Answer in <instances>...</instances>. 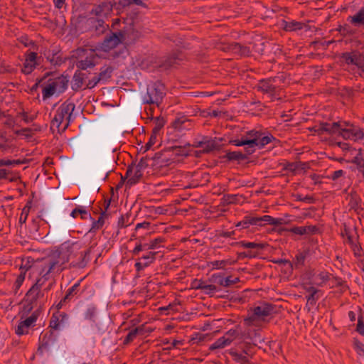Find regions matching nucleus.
<instances>
[{
  "label": "nucleus",
  "instance_id": "nucleus-27",
  "mask_svg": "<svg viewBox=\"0 0 364 364\" xmlns=\"http://www.w3.org/2000/svg\"><path fill=\"white\" fill-rule=\"evenodd\" d=\"M97 308L94 305H90L87 307L85 313L84 318L86 320L90 321L92 323H95L97 318Z\"/></svg>",
  "mask_w": 364,
  "mask_h": 364
},
{
  "label": "nucleus",
  "instance_id": "nucleus-53",
  "mask_svg": "<svg viewBox=\"0 0 364 364\" xmlns=\"http://www.w3.org/2000/svg\"><path fill=\"white\" fill-rule=\"evenodd\" d=\"M164 122L163 120L157 119L155 127L153 128L152 132L159 135V132L164 127Z\"/></svg>",
  "mask_w": 364,
  "mask_h": 364
},
{
  "label": "nucleus",
  "instance_id": "nucleus-56",
  "mask_svg": "<svg viewBox=\"0 0 364 364\" xmlns=\"http://www.w3.org/2000/svg\"><path fill=\"white\" fill-rule=\"evenodd\" d=\"M344 234L346 236V240L349 245H351L356 242V240L353 236L350 234V232L347 230L345 229Z\"/></svg>",
  "mask_w": 364,
  "mask_h": 364
},
{
  "label": "nucleus",
  "instance_id": "nucleus-8",
  "mask_svg": "<svg viewBox=\"0 0 364 364\" xmlns=\"http://www.w3.org/2000/svg\"><path fill=\"white\" fill-rule=\"evenodd\" d=\"M258 137H259V132L253 129L247 132L241 136V139L231 141V143L235 146L247 145V152L250 154L255 151V147L257 146Z\"/></svg>",
  "mask_w": 364,
  "mask_h": 364
},
{
  "label": "nucleus",
  "instance_id": "nucleus-19",
  "mask_svg": "<svg viewBox=\"0 0 364 364\" xmlns=\"http://www.w3.org/2000/svg\"><path fill=\"white\" fill-rule=\"evenodd\" d=\"M223 50L231 51L239 55H248L250 53V50L248 47L243 46L235 42L230 43L225 48H224Z\"/></svg>",
  "mask_w": 364,
  "mask_h": 364
},
{
  "label": "nucleus",
  "instance_id": "nucleus-32",
  "mask_svg": "<svg viewBox=\"0 0 364 364\" xmlns=\"http://www.w3.org/2000/svg\"><path fill=\"white\" fill-rule=\"evenodd\" d=\"M18 117L23 119L26 123H30L33 122L37 117V112H28L25 111H22L18 113Z\"/></svg>",
  "mask_w": 364,
  "mask_h": 364
},
{
  "label": "nucleus",
  "instance_id": "nucleus-55",
  "mask_svg": "<svg viewBox=\"0 0 364 364\" xmlns=\"http://www.w3.org/2000/svg\"><path fill=\"white\" fill-rule=\"evenodd\" d=\"M249 219V223L250 225H261V217H252L247 216Z\"/></svg>",
  "mask_w": 364,
  "mask_h": 364
},
{
  "label": "nucleus",
  "instance_id": "nucleus-28",
  "mask_svg": "<svg viewBox=\"0 0 364 364\" xmlns=\"http://www.w3.org/2000/svg\"><path fill=\"white\" fill-rule=\"evenodd\" d=\"M197 146L201 148V152L209 153L216 149L217 144L214 141L209 140L199 142Z\"/></svg>",
  "mask_w": 364,
  "mask_h": 364
},
{
  "label": "nucleus",
  "instance_id": "nucleus-59",
  "mask_svg": "<svg viewBox=\"0 0 364 364\" xmlns=\"http://www.w3.org/2000/svg\"><path fill=\"white\" fill-rule=\"evenodd\" d=\"M236 196H225L223 197L224 203L226 204H230L235 203Z\"/></svg>",
  "mask_w": 364,
  "mask_h": 364
},
{
  "label": "nucleus",
  "instance_id": "nucleus-5",
  "mask_svg": "<svg viewBox=\"0 0 364 364\" xmlns=\"http://www.w3.org/2000/svg\"><path fill=\"white\" fill-rule=\"evenodd\" d=\"M164 95L165 87L164 84L158 81L148 85L142 100L145 104H155L159 106Z\"/></svg>",
  "mask_w": 364,
  "mask_h": 364
},
{
  "label": "nucleus",
  "instance_id": "nucleus-14",
  "mask_svg": "<svg viewBox=\"0 0 364 364\" xmlns=\"http://www.w3.org/2000/svg\"><path fill=\"white\" fill-rule=\"evenodd\" d=\"M119 43H122L119 33H112L105 38L101 44V48L104 51H109Z\"/></svg>",
  "mask_w": 364,
  "mask_h": 364
},
{
  "label": "nucleus",
  "instance_id": "nucleus-12",
  "mask_svg": "<svg viewBox=\"0 0 364 364\" xmlns=\"http://www.w3.org/2000/svg\"><path fill=\"white\" fill-rule=\"evenodd\" d=\"M122 43L131 44L140 37V33L133 26L129 25L119 31Z\"/></svg>",
  "mask_w": 364,
  "mask_h": 364
},
{
  "label": "nucleus",
  "instance_id": "nucleus-38",
  "mask_svg": "<svg viewBox=\"0 0 364 364\" xmlns=\"http://www.w3.org/2000/svg\"><path fill=\"white\" fill-rule=\"evenodd\" d=\"M286 31H296L302 28V23L297 21L287 22L284 26Z\"/></svg>",
  "mask_w": 364,
  "mask_h": 364
},
{
  "label": "nucleus",
  "instance_id": "nucleus-41",
  "mask_svg": "<svg viewBox=\"0 0 364 364\" xmlns=\"http://www.w3.org/2000/svg\"><path fill=\"white\" fill-rule=\"evenodd\" d=\"M304 164L301 162L298 163H288L285 165L284 169L289 171H291L292 173H296L297 171H299V168L300 166H304Z\"/></svg>",
  "mask_w": 364,
  "mask_h": 364
},
{
  "label": "nucleus",
  "instance_id": "nucleus-42",
  "mask_svg": "<svg viewBox=\"0 0 364 364\" xmlns=\"http://www.w3.org/2000/svg\"><path fill=\"white\" fill-rule=\"evenodd\" d=\"M112 73V69L109 67H107L101 70V72L98 75V77H100V80H107L111 77Z\"/></svg>",
  "mask_w": 364,
  "mask_h": 364
},
{
  "label": "nucleus",
  "instance_id": "nucleus-31",
  "mask_svg": "<svg viewBox=\"0 0 364 364\" xmlns=\"http://www.w3.org/2000/svg\"><path fill=\"white\" fill-rule=\"evenodd\" d=\"M329 279L328 273L321 272L315 274L313 277V284L317 286H322Z\"/></svg>",
  "mask_w": 364,
  "mask_h": 364
},
{
  "label": "nucleus",
  "instance_id": "nucleus-30",
  "mask_svg": "<svg viewBox=\"0 0 364 364\" xmlns=\"http://www.w3.org/2000/svg\"><path fill=\"white\" fill-rule=\"evenodd\" d=\"M352 163L356 165L359 171L364 169V156L360 149L357 151L355 156L352 160Z\"/></svg>",
  "mask_w": 364,
  "mask_h": 364
},
{
  "label": "nucleus",
  "instance_id": "nucleus-64",
  "mask_svg": "<svg viewBox=\"0 0 364 364\" xmlns=\"http://www.w3.org/2000/svg\"><path fill=\"white\" fill-rule=\"evenodd\" d=\"M344 174V171L343 170H338V171H336L333 173L332 176H331V178L333 180H336L338 179L339 177L342 176Z\"/></svg>",
  "mask_w": 364,
  "mask_h": 364
},
{
  "label": "nucleus",
  "instance_id": "nucleus-29",
  "mask_svg": "<svg viewBox=\"0 0 364 364\" xmlns=\"http://www.w3.org/2000/svg\"><path fill=\"white\" fill-rule=\"evenodd\" d=\"M234 360L239 363L240 364H248V354L246 352L242 353H237L236 351H231L230 353Z\"/></svg>",
  "mask_w": 364,
  "mask_h": 364
},
{
  "label": "nucleus",
  "instance_id": "nucleus-40",
  "mask_svg": "<svg viewBox=\"0 0 364 364\" xmlns=\"http://www.w3.org/2000/svg\"><path fill=\"white\" fill-rule=\"evenodd\" d=\"M107 217V215L104 212L101 214L97 221L92 223V229L99 230L101 228L105 223V218Z\"/></svg>",
  "mask_w": 364,
  "mask_h": 364
},
{
  "label": "nucleus",
  "instance_id": "nucleus-11",
  "mask_svg": "<svg viewBox=\"0 0 364 364\" xmlns=\"http://www.w3.org/2000/svg\"><path fill=\"white\" fill-rule=\"evenodd\" d=\"M163 242L164 239L162 237L155 238L151 240L149 243H142L139 240L136 242L135 247L132 250V254L133 256H138L140 252L154 250L159 243Z\"/></svg>",
  "mask_w": 364,
  "mask_h": 364
},
{
  "label": "nucleus",
  "instance_id": "nucleus-61",
  "mask_svg": "<svg viewBox=\"0 0 364 364\" xmlns=\"http://www.w3.org/2000/svg\"><path fill=\"white\" fill-rule=\"evenodd\" d=\"M78 287H79V284H75L71 288H70L66 293L65 299L69 298L75 291V290L78 288Z\"/></svg>",
  "mask_w": 364,
  "mask_h": 364
},
{
  "label": "nucleus",
  "instance_id": "nucleus-4",
  "mask_svg": "<svg viewBox=\"0 0 364 364\" xmlns=\"http://www.w3.org/2000/svg\"><path fill=\"white\" fill-rule=\"evenodd\" d=\"M68 79L63 75L48 79L43 87V99H48L64 92L68 88Z\"/></svg>",
  "mask_w": 364,
  "mask_h": 364
},
{
  "label": "nucleus",
  "instance_id": "nucleus-2",
  "mask_svg": "<svg viewBox=\"0 0 364 364\" xmlns=\"http://www.w3.org/2000/svg\"><path fill=\"white\" fill-rule=\"evenodd\" d=\"M318 134H337L344 139H350L364 143V131L350 122L341 121L333 123H321L316 128Z\"/></svg>",
  "mask_w": 364,
  "mask_h": 364
},
{
  "label": "nucleus",
  "instance_id": "nucleus-58",
  "mask_svg": "<svg viewBox=\"0 0 364 364\" xmlns=\"http://www.w3.org/2000/svg\"><path fill=\"white\" fill-rule=\"evenodd\" d=\"M135 166H137V168L141 170L142 172L147 167V164L146 160L141 159L138 164H133Z\"/></svg>",
  "mask_w": 364,
  "mask_h": 364
},
{
  "label": "nucleus",
  "instance_id": "nucleus-34",
  "mask_svg": "<svg viewBox=\"0 0 364 364\" xmlns=\"http://www.w3.org/2000/svg\"><path fill=\"white\" fill-rule=\"evenodd\" d=\"M228 341H229L227 339H225V338L223 336L220 337V338H218L217 341H215L213 344H211L210 346L209 349L210 350H214L215 349L223 348L229 346Z\"/></svg>",
  "mask_w": 364,
  "mask_h": 364
},
{
  "label": "nucleus",
  "instance_id": "nucleus-6",
  "mask_svg": "<svg viewBox=\"0 0 364 364\" xmlns=\"http://www.w3.org/2000/svg\"><path fill=\"white\" fill-rule=\"evenodd\" d=\"M75 55L79 58L76 63L79 69L86 70L94 67L96 64L97 58L93 50L79 48L76 50Z\"/></svg>",
  "mask_w": 364,
  "mask_h": 364
},
{
  "label": "nucleus",
  "instance_id": "nucleus-26",
  "mask_svg": "<svg viewBox=\"0 0 364 364\" xmlns=\"http://www.w3.org/2000/svg\"><path fill=\"white\" fill-rule=\"evenodd\" d=\"M235 263L234 260L223 259V260H215L211 261L208 263V267L211 269H224L226 266L232 265Z\"/></svg>",
  "mask_w": 364,
  "mask_h": 364
},
{
  "label": "nucleus",
  "instance_id": "nucleus-43",
  "mask_svg": "<svg viewBox=\"0 0 364 364\" xmlns=\"http://www.w3.org/2000/svg\"><path fill=\"white\" fill-rule=\"evenodd\" d=\"M242 247L244 248H248V249H262L264 247L263 244L260 243H255V242H242L241 243Z\"/></svg>",
  "mask_w": 364,
  "mask_h": 364
},
{
  "label": "nucleus",
  "instance_id": "nucleus-63",
  "mask_svg": "<svg viewBox=\"0 0 364 364\" xmlns=\"http://www.w3.org/2000/svg\"><path fill=\"white\" fill-rule=\"evenodd\" d=\"M78 213H84V214L88 215L87 212L85 210H83L81 208H75L72 211V213H70V215L73 218H76Z\"/></svg>",
  "mask_w": 364,
  "mask_h": 364
},
{
  "label": "nucleus",
  "instance_id": "nucleus-33",
  "mask_svg": "<svg viewBox=\"0 0 364 364\" xmlns=\"http://www.w3.org/2000/svg\"><path fill=\"white\" fill-rule=\"evenodd\" d=\"M350 22L355 26H364V8H362L357 14L350 17Z\"/></svg>",
  "mask_w": 364,
  "mask_h": 364
},
{
  "label": "nucleus",
  "instance_id": "nucleus-10",
  "mask_svg": "<svg viewBox=\"0 0 364 364\" xmlns=\"http://www.w3.org/2000/svg\"><path fill=\"white\" fill-rule=\"evenodd\" d=\"M156 252L152 251H149L141 257L139 255L134 264L136 272H139L153 264L156 259Z\"/></svg>",
  "mask_w": 364,
  "mask_h": 364
},
{
  "label": "nucleus",
  "instance_id": "nucleus-37",
  "mask_svg": "<svg viewBox=\"0 0 364 364\" xmlns=\"http://www.w3.org/2000/svg\"><path fill=\"white\" fill-rule=\"evenodd\" d=\"M225 157L229 161H240L245 159V156L240 151H228L226 153Z\"/></svg>",
  "mask_w": 364,
  "mask_h": 364
},
{
  "label": "nucleus",
  "instance_id": "nucleus-36",
  "mask_svg": "<svg viewBox=\"0 0 364 364\" xmlns=\"http://www.w3.org/2000/svg\"><path fill=\"white\" fill-rule=\"evenodd\" d=\"M240 332L237 329H230L229 330L224 336L223 337L225 339L228 340V344L230 345V343L240 337Z\"/></svg>",
  "mask_w": 364,
  "mask_h": 364
},
{
  "label": "nucleus",
  "instance_id": "nucleus-22",
  "mask_svg": "<svg viewBox=\"0 0 364 364\" xmlns=\"http://www.w3.org/2000/svg\"><path fill=\"white\" fill-rule=\"evenodd\" d=\"M112 5L109 2H104L93 9V12L98 16L105 17L111 14Z\"/></svg>",
  "mask_w": 364,
  "mask_h": 364
},
{
  "label": "nucleus",
  "instance_id": "nucleus-50",
  "mask_svg": "<svg viewBox=\"0 0 364 364\" xmlns=\"http://www.w3.org/2000/svg\"><path fill=\"white\" fill-rule=\"evenodd\" d=\"M21 162L19 160H9V159H1L0 166H15L18 165Z\"/></svg>",
  "mask_w": 364,
  "mask_h": 364
},
{
  "label": "nucleus",
  "instance_id": "nucleus-15",
  "mask_svg": "<svg viewBox=\"0 0 364 364\" xmlns=\"http://www.w3.org/2000/svg\"><path fill=\"white\" fill-rule=\"evenodd\" d=\"M143 175V172L139 170L137 166H134L132 164L131 166H128V168L127 170L126 173V177L127 178V183L132 186L135 183H136L140 178H141Z\"/></svg>",
  "mask_w": 364,
  "mask_h": 364
},
{
  "label": "nucleus",
  "instance_id": "nucleus-47",
  "mask_svg": "<svg viewBox=\"0 0 364 364\" xmlns=\"http://www.w3.org/2000/svg\"><path fill=\"white\" fill-rule=\"evenodd\" d=\"M101 80L98 75H95L91 80L87 81V83L85 84V88H93Z\"/></svg>",
  "mask_w": 364,
  "mask_h": 364
},
{
  "label": "nucleus",
  "instance_id": "nucleus-46",
  "mask_svg": "<svg viewBox=\"0 0 364 364\" xmlns=\"http://www.w3.org/2000/svg\"><path fill=\"white\" fill-rule=\"evenodd\" d=\"M30 208H31V207L28 206V205H26L23 208L21 214V216H20V218H19V222L21 223H26V221L27 220V218H28V215L29 214Z\"/></svg>",
  "mask_w": 364,
  "mask_h": 364
},
{
  "label": "nucleus",
  "instance_id": "nucleus-44",
  "mask_svg": "<svg viewBox=\"0 0 364 364\" xmlns=\"http://www.w3.org/2000/svg\"><path fill=\"white\" fill-rule=\"evenodd\" d=\"M353 347L359 355H364V344H363L359 341L355 339L353 341Z\"/></svg>",
  "mask_w": 364,
  "mask_h": 364
},
{
  "label": "nucleus",
  "instance_id": "nucleus-52",
  "mask_svg": "<svg viewBox=\"0 0 364 364\" xmlns=\"http://www.w3.org/2000/svg\"><path fill=\"white\" fill-rule=\"evenodd\" d=\"M239 281V278L236 277L235 279H232L231 277H228L224 279V287H230L232 284H236Z\"/></svg>",
  "mask_w": 364,
  "mask_h": 364
},
{
  "label": "nucleus",
  "instance_id": "nucleus-49",
  "mask_svg": "<svg viewBox=\"0 0 364 364\" xmlns=\"http://www.w3.org/2000/svg\"><path fill=\"white\" fill-rule=\"evenodd\" d=\"M218 290L217 287L214 284H205V287L203 291L205 294L211 295L215 293Z\"/></svg>",
  "mask_w": 364,
  "mask_h": 364
},
{
  "label": "nucleus",
  "instance_id": "nucleus-54",
  "mask_svg": "<svg viewBox=\"0 0 364 364\" xmlns=\"http://www.w3.org/2000/svg\"><path fill=\"white\" fill-rule=\"evenodd\" d=\"M157 137H158V134H154L152 132V134L151 135V137L149 139V141L147 142V144H146V149H150L153 145L155 144V143L157 141Z\"/></svg>",
  "mask_w": 364,
  "mask_h": 364
},
{
  "label": "nucleus",
  "instance_id": "nucleus-20",
  "mask_svg": "<svg viewBox=\"0 0 364 364\" xmlns=\"http://www.w3.org/2000/svg\"><path fill=\"white\" fill-rule=\"evenodd\" d=\"M146 331L145 330L144 325H140L134 328L130 329L129 332L127 335L124 343L127 344L133 341L139 335H144Z\"/></svg>",
  "mask_w": 364,
  "mask_h": 364
},
{
  "label": "nucleus",
  "instance_id": "nucleus-62",
  "mask_svg": "<svg viewBox=\"0 0 364 364\" xmlns=\"http://www.w3.org/2000/svg\"><path fill=\"white\" fill-rule=\"evenodd\" d=\"M284 223V219L279 218H272L271 225H281Z\"/></svg>",
  "mask_w": 364,
  "mask_h": 364
},
{
  "label": "nucleus",
  "instance_id": "nucleus-21",
  "mask_svg": "<svg viewBox=\"0 0 364 364\" xmlns=\"http://www.w3.org/2000/svg\"><path fill=\"white\" fill-rule=\"evenodd\" d=\"M28 263H29L28 259L26 261L23 260V262H22V264L21 266V273L17 277L16 280V284L18 287H19L22 284L23 282L25 279L26 272L28 271V269H31L33 274H37L36 272H35L33 270V264L32 265H30V264H28Z\"/></svg>",
  "mask_w": 364,
  "mask_h": 364
},
{
  "label": "nucleus",
  "instance_id": "nucleus-25",
  "mask_svg": "<svg viewBox=\"0 0 364 364\" xmlns=\"http://www.w3.org/2000/svg\"><path fill=\"white\" fill-rule=\"evenodd\" d=\"M316 228L315 226L309 225V226H296L291 228L289 231L296 235H304L309 233H313L316 231Z\"/></svg>",
  "mask_w": 364,
  "mask_h": 364
},
{
  "label": "nucleus",
  "instance_id": "nucleus-18",
  "mask_svg": "<svg viewBox=\"0 0 364 364\" xmlns=\"http://www.w3.org/2000/svg\"><path fill=\"white\" fill-rule=\"evenodd\" d=\"M87 74L85 73H82L80 71H77L75 73L73 81H72V88L73 90H79L82 87L85 89V84L87 82Z\"/></svg>",
  "mask_w": 364,
  "mask_h": 364
},
{
  "label": "nucleus",
  "instance_id": "nucleus-45",
  "mask_svg": "<svg viewBox=\"0 0 364 364\" xmlns=\"http://www.w3.org/2000/svg\"><path fill=\"white\" fill-rule=\"evenodd\" d=\"M205 282L201 279H194L191 284V288L192 289H200V290H203L204 287H205Z\"/></svg>",
  "mask_w": 364,
  "mask_h": 364
},
{
  "label": "nucleus",
  "instance_id": "nucleus-35",
  "mask_svg": "<svg viewBox=\"0 0 364 364\" xmlns=\"http://www.w3.org/2000/svg\"><path fill=\"white\" fill-rule=\"evenodd\" d=\"M273 139L274 137L272 135L263 136V134L259 132V137H258V140L257 141L256 146L262 148L270 143Z\"/></svg>",
  "mask_w": 364,
  "mask_h": 364
},
{
  "label": "nucleus",
  "instance_id": "nucleus-51",
  "mask_svg": "<svg viewBox=\"0 0 364 364\" xmlns=\"http://www.w3.org/2000/svg\"><path fill=\"white\" fill-rule=\"evenodd\" d=\"M350 245V247H351L354 255L356 257L361 256L362 249H361L360 246L356 243V242Z\"/></svg>",
  "mask_w": 364,
  "mask_h": 364
},
{
  "label": "nucleus",
  "instance_id": "nucleus-16",
  "mask_svg": "<svg viewBox=\"0 0 364 364\" xmlns=\"http://www.w3.org/2000/svg\"><path fill=\"white\" fill-rule=\"evenodd\" d=\"M37 317L35 315L26 318L25 320L19 322L16 328V333L18 335H23L28 333L31 326H33L36 323Z\"/></svg>",
  "mask_w": 364,
  "mask_h": 364
},
{
  "label": "nucleus",
  "instance_id": "nucleus-3",
  "mask_svg": "<svg viewBox=\"0 0 364 364\" xmlns=\"http://www.w3.org/2000/svg\"><path fill=\"white\" fill-rule=\"evenodd\" d=\"M75 107V104L70 101H65L60 105L51 122V126L58 128V131L65 130L70 124Z\"/></svg>",
  "mask_w": 364,
  "mask_h": 364
},
{
  "label": "nucleus",
  "instance_id": "nucleus-57",
  "mask_svg": "<svg viewBox=\"0 0 364 364\" xmlns=\"http://www.w3.org/2000/svg\"><path fill=\"white\" fill-rule=\"evenodd\" d=\"M248 220V217L245 216L242 221L237 223L236 226L241 227L242 228H247L250 225Z\"/></svg>",
  "mask_w": 364,
  "mask_h": 364
},
{
  "label": "nucleus",
  "instance_id": "nucleus-39",
  "mask_svg": "<svg viewBox=\"0 0 364 364\" xmlns=\"http://www.w3.org/2000/svg\"><path fill=\"white\" fill-rule=\"evenodd\" d=\"M224 277L220 273L213 274L209 278V282L211 283L218 284L220 286L223 287L224 285Z\"/></svg>",
  "mask_w": 364,
  "mask_h": 364
},
{
  "label": "nucleus",
  "instance_id": "nucleus-23",
  "mask_svg": "<svg viewBox=\"0 0 364 364\" xmlns=\"http://www.w3.org/2000/svg\"><path fill=\"white\" fill-rule=\"evenodd\" d=\"M306 291L308 294L306 296L307 299V304L314 306L316 301L319 299V291L312 286H306L305 287Z\"/></svg>",
  "mask_w": 364,
  "mask_h": 364
},
{
  "label": "nucleus",
  "instance_id": "nucleus-7",
  "mask_svg": "<svg viewBox=\"0 0 364 364\" xmlns=\"http://www.w3.org/2000/svg\"><path fill=\"white\" fill-rule=\"evenodd\" d=\"M273 311L274 308L272 305L268 304H262L261 305L252 309L245 321L247 325H254L255 322L259 320H264L265 317L271 315Z\"/></svg>",
  "mask_w": 364,
  "mask_h": 364
},
{
  "label": "nucleus",
  "instance_id": "nucleus-24",
  "mask_svg": "<svg viewBox=\"0 0 364 364\" xmlns=\"http://www.w3.org/2000/svg\"><path fill=\"white\" fill-rule=\"evenodd\" d=\"M258 89L265 93L273 95L276 92V87L271 80H262L258 84Z\"/></svg>",
  "mask_w": 364,
  "mask_h": 364
},
{
  "label": "nucleus",
  "instance_id": "nucleus-48",
  "mask_svg": "<svg viewBox=\"0 0 364 364\" xmlns=\"http://www.w3.org/2000/svg\"><path fill=\"white\" fill-rule=\"evenodd\" d=\"M173 152L177 156H187L188 150L182 146H174L173 147Z\"/></svg>",
  "mask_w": 364,
  "mask_h": 364
},
{
  "label": "nucleus",
  "instance_id": "nucleus-9",
  "mask_svg": "<svg viewBox=\"0 0 364 364\" xmlns=\"http://www.w3.org/2000/svg\"><path fill=\"white\" fill-rule=\"evenodd\" d=\"M341 58L348 65H355L359 75L364 77V56L357 51L344 53Z\"/></svg>",
  "mask_w": 364,
  "mask_h": 364
},
{
  "label": "nucleus",
  "instance_id": "nucleus-13",
  "mask_svg": "<svg viewBox=\"0 0 364 364\" xmlns=\"http://www.w3.org/2000/svg\"><path fill=\"white\" fill-rule=\"evenodd\" d=\"M68 323V316L65 313H54L50 318L49 326L54 330H61Z\"/></svg>",
  "mask_w": 364,
  "mask_h": 364
},
{
  "label": "nucleus",
  "instance_id": "nucleus-1",
  "mask_svg": "<svg viewBox=\"0 0 364 364\" xmlns=\"http://www.w3.org/2000/svg\"><path fill=\"white\" fill-rule=\"evenodd\" d=\"M79 249L76 243L66 242L53 250L46 257L33 262V270L38 277L26 294L28 311L41 309L48 300V292L53 286L51 274H58L64 269L72 253Z\"/></svg>",
  "mask_w": 364,
  "mask_h": 364
},
{
  "label": "nucleus",
  "instance_id": "nucleus-60",
  "mask_svg": "<svg viewBox=\"0 0 364 364\" xmlns=\"http://www.w3.org/2000/svg\"><path fill=\"white\" fill-rule=\"evenodd\" d=\"M357 331L359 333L364 336V323L362 318H359L358 321Z\"/></svg>",
  "mask_w": 364,
  "mask_h": 364
},
{
  "label": "nucleus",
  "instance_id": "nucleus-17",
  "mask_svg": "<svg viewBox=\"0 0 364 364\" xmlns=\"http://www.w3.org/2000/svg\"><path fill=\"white\" fill-rule=\"evenodd\" d=\"M36 58L37 54L34 52H31L26 55L21 70L24 74L28 75L32 73L37 65Z\"/></svg>",
  "mask_w": 364,
  "mask_h": 364
}]
</instances>
